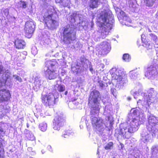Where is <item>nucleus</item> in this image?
I'll list each match as a JSON object with an SVG mask.
<instances>
[{
	"mask_svg": "<svg viewBox=\"0 0 158 158\" xmlns=\"http://www.w3.org/2000/svg\"><path fill=\"white\" fill-rule=\"evenodd\" d=\"M140 112L137 108H133L129 114L127 122L121 125L120 132L123 136L129 139L131 136V134L137 131L139 125L144 122V120L139 117Z\"/></svg>",
	"mask_w": 158,
	"mask_h": 158,
	"instance_id": "nucleus-1",
	"label": "nucleus"
},
{
	"mask_svg": "<svg viewBox=\"0 0 158 158\" xmlns=\"http://www.w3.org/2000/svg\"><path fill=\"white\" fill-rule=\"evenodd\" d=\"M57 17V12L54 7L48 5L47 8L42 11L39 19L40 22H44L48 29L52 30L56 28L58 25L56 21Z\"/></svg>",
	"mask_w": 158,
	"mask_h": 158,
	"instance_id": "nucleus-2",
	"label": "nucleus"
},
{
	"mask_svg": "<svg viewBox=\"0 0 158 158\" xmlns=\"http://www.w3.org/2000/svg\"><path fill=\"white\" fill-rule=\"evenodd\" d=\"M99 19L102 24L101 34L103 38H105L112 28L114 16L110 11L106 10L101 13Z\"/></svg>",
	"mask_w": 158,
	"mask_h": 158,
	"instance_id": "nucleus-3",
	"label": "nucleus"
},
{
	"mask_svg": "<svg viewBox=\"0 0 158 158\" xmlns=\"http://www.w3.org/2000/svg\"><path fill=\"white\" fill-rule=\"evenodd\" d=\"M101 99L100 94L98 91L94 90L91 92L88 99V105L91 109L90 114L95 113L96 115L98 114L101 107L99 103Z\"/></svg>",
	"mask_w": 158,
	"mask_h": 158,
	"instance_id": "nucleus-4",
	"label": "nucleus"
},
{
	"mask_svg": "<svg viewBox=\"0 0 158 158\" xmlns=\"http://www.w3.org/2000/svg\"><path fill=\"white\" fill-rule=\"evenodd\" d=\"M90 119L95 131L99 136L103 137L105 135L106 130V125L103 123V120L97 117L98 114L97 115L95 113L90 114Z\"/></svg>",
	"mask_w": 158,
	"mask_h": 158,
	"instance_id": "nucleus-5",
	"label": "nucleus"
},
{
	"mask_svg": "<svg viewBox=\"0 0 158 158\" xmlns=\"http://www.w3.org/2000/svg\"><path fill=\"white\" fill-rule=\"evenodd\" d=\"M57 66V64L55 61H47L46 66L44 68L46 77L50 80L57 78L59 75L58 72L56 70Z\"/></svg>",
	"mask_w": 158,
	"mask_h": 158,
	"instance_id": "nucleus-6",
	"label": "nucleus"
},
{
	"mask_svg": "<svg viewBox=\"0 0 158 158\" xmlns=\"http://www.w3.org/2000/svg\"><path fill=\"white\" fill-rule=\"evenodd\" d=\"M63 35V40L66 44L73 43L76 39L74 29L67 25L62 29Z\"/></svg>",
	"mask_w": 158,
	"mask_h": 158,
	"instance_id": "nucleus-7",
	"label": "nucleus"
},
{
	"mask_svg": "<svg viewBox=\"0 0 158 158\" xmlns=\"http://www.w3.org/2000/svg\"><path fill=\"white\" fill-rule=\"evenodd\" d=\"M42 102L46 106L52 107L57 101L58 97L52 93H50L46 94H42Z\"/></svg>",
	"mask_w": 158,
	"mask_h": 158,
	"instance_id": "nucleus-8",
	"label": "nucleus"
},
{
	"mask_svg": "<svg viewBox=\"0 0 158 158\" xmlns=\"http://www.w3.org/2000/svg\"><path fill=\"white\" fill-rule=\"evenodd\" d=\"M144 99L146 98L148 102V106L150 107L152 103L155 104L158 102V93L153 88L148 90V93H145Z\"/></svg>",
	"mask_w": 158,
	"mask_h": 158,
	"instance_id": "nucleus-9",
	"label": "nucleus"
},
{
	"mask_svg": "<svg viewBox=\"0 0 158 158\" xmlns=\"http://www.w3.org/2000/svg\"><path fill=\"white\" fill-rule=\"evenodd\" d=\"M158 74V66L151 65L148 67L144 73L145 77L148 79L153 80Z\"/></svg>",
	"mask_w": 158,
	"mask_h": 158,
	"instance_id": "nucleus-10",
	"label": "nucleus"
},
{
	"mask_svg": "<svg viewBox=\"0 0 158 158\" xmlns=\"http://www.w3.org/2000/svg\"><path fill=\"white\" fill-rule=\"evenodd\" d=\"M109 41V40L108 41H105L102 42L97 48V53L100 55L108 53L111 48Z\"/></svg>",
	"mask_w": 158,
	"mask_h": 158,
	"instance_id": "nucleus-11",
	"label": "nucleus"
},
{
	"mask_svg": "<svg viewBox=\"0 0 158 158\" xmlns=\"http://www.w3.org/2000/svg\"><path fill=\"white\" fill-rule=\"evenodd\" d=\"M148 124L147 126L148 130L155 131L154 129L158 127V117L152 114L148 115Z\"/></svg>",
	"mask_w": 158,
	"mask_h": 158,
	"instance_id": "nucleus-12",
	"label": "nucleus"
},
{
	"mask_svg": "<svg viewBox=\"0 0 158 158\" xmlns=\"http://www.w3.org/2000/svg\"><path fill=\"white\" fill-rule=\"evenodd\" d=\"M142 96H143V98L142 100L139 99L137 102V104L138 106V108H136L137 109L139 110L140 113H142V111H145L146 112H149V108L150 107L148 106V102L146 98H144L145 97V93L141 94Z\"/></svg>",
	"mask_w": 158,
	"mask_h": 158,
	"instance_id": "nucleus-13",
	"label": "nucleus"
},
{
	"mask_svg": "<svg viewBox=\"0 0 158 158\" xmlns=\"http://www.w3.org/2000/svg\"><path fill=\"white\" fill-rule=\"evenodd\" d=\"M65 122V120L63 115H57L54 118L53 128L55 130H59L60 127H62Z\"/></svg>",
	"mask_w": 158,
	"mask_h": 158,
	"instance_id": "nucleus-14",
	"label": "nucleus"
},
{
	"mask_svg": "<svg viewBox=\"0 0 158 158\" xmlns=\"http://www.w3.org/2000/svg\"><path fill=\"white\" fill-rule=\"evenodd\" d=\"M35 26L34 23L31 21H28L25 23V30L26 35L28 38L31 37L34 31Z\"/></svg>",
	"mask_w": 158,
	"mask_h": 158,
	"instance_id": "nucleus-15",
	"label": "nucleus"
},
{
	"mask_svg": "<svg viewBox=\"0 0 158 158\" xmlns=\"http://www.w3.org/2000/svg\"><path fill=\"white\" fill-rule=\"evenodd\" d=\"M147 131L146 130L143 131L141 134L142 141L144 143L148 142H152V138L154 137H152V134L153 133L152 132V131Z\"/></svg>",
	"mask_w": 158,
	"mask_h": 158,
	"instance_id": "nucleus-16",
	"label": "nucleus"
},
{
	"mask_svg": "<svg viewBox=\"0 0 158 158\" xmlns=\"http://www.w3.org/2000/svg\"><path fill=\"white\" fill-rule=\"evenodd\" d=\"M110 73H112L111 76L112 78L114 79H117L118 77L116 76L117 74H119V75L122 76V77L126 75L124 73L123 69L122 68H118L117 69L113 68L110 70Z\"/></svg>",
	"mask_w": 158,
	"mask_h": 158,
	"instance_id": "nucleus-17",
	"label": "nucleus"
},
{
	"mask_svg": "<svg viewBox=\"0 0 158 158\" xmlns=\"http://www.w3.org/2000/svg\"><path fill=\"white\" fill-rule=\"evenodd\" d=\"M10 94L8 90L2 89L0 90V102L7 101L10 99Z\"/></svg>",
	"mask_w": 158,
	"mask_h": 158,
	"instance_id": "nucleus-18",
	"label": "nucleus"
},
{
	"mask_svg": "<svg viewBox=\"0 0 158 158\" xmlns=\"http://www.w3.org/2000/svg\"><path fill=\"white\" fill-rule=\"evenodd\" d=\"M117 80L118 83L116 86H118L119 89L123 88L124 86L127 84L128 82L127 77L126 75L121 77V78H119Z\"/></svg>",
	"mask_w": 158,
	"mask_h": 158,
	"instance_id": "nucleus-19",
	"label": "nucleus"
},
{
	"mask_svg": "<svg viewBox=\"0 0 158 158\" xmlns=\"http://www.w3.org/2000/svg\"><path fill=\"white\" fill-rule=\"evenodd\" d=\"M43 82L41 80L40 77H36L34 79L33 88L36 91H37L41 86Z\"/></svg>",
	"mask_w": 158,
	"mask_h": 158,
	"instance_id": "nucleus-20",
	"label": "nucleus"
},
{
	"mask_svg": "<svg viewBox=\"0 0 158 158\" xmlns=\"http://www.w3.org/2000/svg\"><path fill=\"white\" fill-rule=\"evenodd\" d=\"M81 65L84 68L86 69L89 66V70L92 72L93 71V69L92 66L90 65V63L89 60H86L85 58H81Z\"/></svg>",
	"mask_w": 158,
	"mask_h": 158,
	"instance_id": "nucleus-21",
	"label": "nucleus"
},
{
	"mask_svg": "<svg viewBox=\"0 0 158 158\" xmlns=\"http://www.w3.org/2000/svg\"><path fill=\"white\" fill-rule=\"evenodd\" d=\"M119 13V14H118V17L119 16L120 19H122L123 20L126 21L127 22L131 23V20L123 11L121 10Z\"/></svg>",
	"mask_w": 158,
	"mask_h": 158,
	"instance_id": "nucleus-22",
	"label": "nucleus"
},
{
	"mask_svg": "<svg viewBox=\"0 0 158 158\" xmlns=\"http://www.w3.org/2000/svg\"><path fill=\"white\" fill-rule=\"evenodd\" d=\"M15 44L17 48L18 49L23 48L25 45V42L22 40L17 39L15 40Z\"/></svg>",
	"mask_w": 158,
	"mask_h": 158,
	"instance_id": "nucleus-23",
	"label": "nucleus"
},
{
	"mask_svg": "<svg viewBox=\"0 0 158 158\" xmlns=\"http://www.w3.org/2000/svg\"><path fill=\"white\" fill-rule=\"evenodd\" d=\"M57 3H59L64 7H68V8L71 4V0H55Z\"/></svg>",
	"mask_w": 158,
	"mask_h": 158,
	"instance_id": "nucleus-24",
	"label": "nucleus"
},
{
	"mask_svg": "<svg viewBox=\"0 0 158 158\" xmlns=\"http://www.w3.org/2000/svg\"><path fill=\"white\" fill-rule=\"evenodd\" d=\"M81 67L77 63H73L72 65L71 69L73 72L76 74L81 71Z\"/></svg>",
	"mask_w": 158,
	"mask_h": 158,
	"instance_id": "nucleus-25",
	"label": "nucleus"
},
{
	"mask_svg": "<svg viewBox=\"0 0 158 158\" xmlns=\"http://www.w3.org/2000/svg\"><path fill=\"white\" fill-rule=\"evenodd\" d=\"M79 14L74 13L71 15L69 18L70 22L72 23H74L77 20L80 19V17Z\"/></svg>",
	"mask_w": 158,
	"mask_h": 158,
	"instance_id": "nucleus-26",
	"label": "nucleus"
},
{
	"mask_svg": "<svg viewBox=\"0 0 158 158\" xmlns=\"http://www.w3.org/2000/svg\"><path fill=\"white\" fill-rule=\"evenodd\" d=\"M99 0H90L89 6L91 8H96L98 5Z\"/></svg>",
	"mask_w": 158,
	"mask_h": 158,
	"instance_id": "nucleus-27",
	"label": "nucleus"
},
{
	"mask_svg": "<svg viewBox=\"0 0 158 158\" xmlns=\"http://www.w3.org/2000/svg\"><path fill=\"white\" fill-rule=\"evenodd\" d=\"M47 127V124L44 122L42 123H40L39 125V128L40 129L43 131H45Z\"/></svg>",
	"mask_w": 158,
	"mask_h": 158,
	"instance_id": "nucleus-28",
	"label": "nucleus"
},
{
	"mask_svg": "<svg viewBox=\"0 0 158 158\" xmlns=\"http://www.w3.org/2000/svg\"><path fill=\"white\" fill-rule=\"evenodd\" d=\"M151 151L152 155H158V144L153 146Z\"/></svg>",
	"mask_w": 158,
	"mask_h": 158,
	"instance_id": "nucleus-29",
	"label": "nucleus"
},
{
	"mask_svg": "<svg viewBox=\"0 0 158 158\" xmlns=\"http://www.w3.org/2000/svg\"><path fill=\"white\" fill-rule=\"evenodd\" d=\"M149 38L154 42L155 44H158V39L157 36L155 34L151 33L149 34Z\"/></svg>",
	"mask_w": 158,
	"mask_h": 158,
	"instance_id": "nucleus-30",
	"label": "nucleus"
},
{
	"mask_svg": "<svg viewBox=\"0 0 158 158\" xmlns=\"http://www.w3.org/2000/svg\"><path fill=\"white\" fill-rule=\"evenodd\" d=\"M98 84L99 86V88L101 89H105V87L107 86V83H105L102 81H98Z\"/></svg>",
	"mask_w": 158,
	"mask_h": 158,
	"instance_id": "nucleus-31",
	"label": "nucleus"
},
{
	"mask_svg": "<svg viewBox=\"0 0 158 158\" xmlns=\"http://www.w3.org/2000/svg\"><path fill=\"white\" fill-rule=\"evenodd\" d=\"M55 86L57 88V90L60 92H63L65 89V87L64 85L57 84Z\"/></svg>",
	"mask_w": 158,
	"mask_h": 158,
	"instance_id": "nucleus-32",
	"label": "nucleus"
},
{
	"mask_svg": "<svg viewBox=\"0 0 158 158\" xmlns=\"http://www.w3.org/2000/svg\"><path fill=\"white\" fill-rule=\"evenodd\" d=\"M129 74L131 79H135L137 78L138 73L134 71H131L129 72Z\"/></svg>",
	"mask_w": 158,
	"mask_h": 158,
	"instance_id": "nucleus-33",
	"label": "nucleus"
},
{
	"mask_svg": "<svg viewBox=\"0 0 158 158\" xmlns=\"http://www.w3.org/2000/svg\"><path fill=\"white\" fill-rule=\"evenodd\" d=\"M156 0H144L146 5L148 6H152L154 4Z\"/></svg>",
	"mask_w": 158,
	"mask_h": 158,
	"instance_id": "nucleus-34",
	"label": "nucleus"
},
{
	"mask_svg": "<svg viewBox=\"0 0 158 158\" xmlns=\"http://www.w3.org/2000/svg\"><path fill=\"white\" fill-rule=\"evenodd\" d=\"M4 151L3 146L1 141H0V158H3Z\"/></svg>",
	"mask_w": 158,
	"mask_h": 158,
	"instance_id": "nucleus-35",
	"label": "nucleus"
},
{
	"mask_svg": "<svg viewBox=\"0 0 158 158\" xmlns=\"http://www.w3.org/2000/svg\"><path fill=\"white\" fill-rule=\"evenodd\" d=\"M5 127V124L2 123H0V134L1 135L4 134L6 131L4 129Z\"/></svg>",
	"mask_w": 158,
	"mask_h": 158,
	"instance_id": "nucleus-36",
	"label": "nucleus"
},
{
	"mask_svg": "<svg viewBox=\"0 0 158 158\" xmlns=\"http://www.w3.org/2000/svg\"><path fill=\"white\" fill-rule=\"evenodd\" d=\"M113 143L110 142L104 146V148L106 150L111 149L113 148Z\"/></svg>",
	"mask_w": 158,
	"mask_h": 158,
	"instance_id": "nucleus-37",
	"label": "nucleus"
},
{
	"mask_svg": "<svg viewBox=\"0 0 158 158\" xmlns=\"http://www.w3.org/2000/svg\"><path fill=\"white\" fill-rule=\"evenodd\" d=\"M102 102L103 103V104L105 105V108L104 109V114L106 115L108 114H106V112H107L108 113H110V110H109V111H108V106H107L106 105V100L104 99H103L102 100Z\"/></svg>",
	"mask_w": 158,
	"mask_h": 158,
	"instance_id": "nucleus-38",
	"label": "nucleus"
},
{
	"mask_svg": "<svg viewBox=\"0 0 158 158\" xmlns=\"http://www.w3.org/2000/svg\"><path fill=\"white\" fill-rule=\"evenodd\" d=\"M123 60L126 62H128L131 60V57L128 54H125L123 55Z\"/></svg>",
	"mask_w": 158,
	"mask_h": 158,
	"instance_id": "nucleus-39",
	"label": "nucleus"
},
{
	"mask_svg": "<svg viewBox=\"0 0 158 158\" xmlns=\"http://www.w3.org/2000/svg\"><path fill=\"white\" fill-rule=\"evenodd\" d=\"M18 4L20 7L23 8H25L27 7V3L26 2L21 1Z\"/></svg>",
	"mask_w": 158,
	"mask_h": 158,
	"instance_id": "nucleus-40",
	"label": "nucleus"
},
{
	"mask_svg": "<svg viewBox=\"0 0 158 158\" xmlns=\"http://www.w3.org/2000/svg\"><path fill=\"white\" fill-rule=\"evenodd\" d=\"M26 137L29 140H34L35 138L33 135L32 134H27Z\"/></svg>",
	"mask_w": 158,
	"mask_h": 158,
	"instance_id": "nucleus-41",
	"label": "nucleus"
},
{
	"mask_svg": "<svg viewBox=\"0 0 158 158\" xmlns=\"http://www.w3.org/2000/svg\"><path fill=\"white\" fill-rule=\"evenodd\" d=\"M131 93L133 95L134 98L135 99L137 98H138V96L140 95V92L139 91H136L135 92L133 91H131Z\"/></svg>",
	"mask_w": 158,
	"mask_h": 158,
	"instance_id": "nucleus-42",
	"label": "nucleus"
},
{
	"mask_svg": "<svg viewBox=\"0 0 158 158\" xmlns=\"http://www.w3.org/2000/svg\"><path fill=\"white\" fill-rule=\"evenodd\" d=\"M31 52L32 54L34 55H35L37 54L38 51L36 47L33 46L32 47L31 50Z\"/></svg>",
	"mask_w": 158,
	"mask_h": 158,
	"instance_id": "nucleus-43",
	"label": "nucleus"
},
{
	"mask_svg": "<svg viewBox=\"0 0 158 158\" xmlns=\"http://www.w3.org/2000/svg\"><path fill=\"white\" fill-rule=\"evenodd\" d=\"M155 131H152V132L153 133L152 135V137H155L157 135V138H158V128H156L155 129H154Z\"/></svg>",
	"mask_w": 158,
	"mask_h": 158,
	"instance_id": "nucleus-44",
	"label": "nucleus"
},
{
	"mask_svg": "<svg viewBox=\"0 0 158 158\" xmlns=\"http://www.w3.org/2000/svg\"><path fill=\"white\" fill-rule=\"evenodd\" d=\"M9 14V10L7 9H5L2 12V14L3 15V14L5 16L7 17L8 15Z\"/></svg>",
	"mask_w": 158,
	"mask_h": 158,
	"instance_id": "nucleus-45",
	"label": "nucleus"
},
{
	"mask_svg": "<svg viewBox=\"0 0 158 158\" xmlns=\"http://www.w3.org/2000/svg\"><path fill=\"white\" fill-rule=\"evenodd\" d=\"M111 93L113 94L114 96H116V90L115 88H112L110 90Z\"/></svg>",
	"mask_w": 158,
	"mask_h": 158,
	"instance_id": "nucleus-46",
	"label": "nucleus"
},
{
	"mask_svg": "<svg viewBox=\"0 0 158 158\" xmlns=\"http://www.w3.org/2000/svg\"><path fill=\"white\" fill-rule=\"evenodd\" d=\"M13 77L16 79V80L20 82H21L22 81V79L19 76L16 75H14Z\"/></svg>",
	"mask_w": 158,
	"mask_h": 158,
	"instance_id": "nucleus-47",
	"label": "nucleus"
},
{
	"mask_svg": "<svg viewBox=\"0 0 158 158\" xmlns=\"http://www.w3.org/2000/svg\"><path fill=\"white\" fill-rule=\"evenodd\" d=\"M69 135L65 131L63 133L62 135L61 136L64 138H68Z\"/></svg>",
	"mask_w": 158,
	"mask_h": 158,
	"instance_id": "nucleus-48",
	"label": "nucleus"
},
{
	"mask_svg": "<svg viewBox=\"0 0 158 158\" xmlns=\"http://www.w3.org/2000/svg\"><path fill=\"white\" fill-rule=\"evenodd\" d=\"M73 48H80L81 46V44H80V43L78 42H77L76 44L72 45Z\"/></svg>",
	"mask_w": 158,
	"mask_h": 158,
	"instance_id": "nucleus-49",
	"label": "nucleus"
},
{
	"mask_svg": "<svg viewBox=\"0 0 158 158\" xmlns=\"http://www.w3.org/2000/svg\"><path fill=\"white\" fill-rule=\"evenodd\" d=\"M69 136L70 135H73V131L72 130H68L65 131Z\"/></svg>",
	"mask_w": 158,
	"mask_h": 158,
	"instance_id": "nucleus-50",
	"label": "nucleus"
},
{
	"mask_svg": "<svg viewBox=\"0 0 158 158\" xmlns=\"http://www.w3.org/2000/svg\"><path fill=\"white\" fill-rule=\"evenodd\" d=\"M151 158H158V155H152Z\"/></svg>",
	"mask_w": 158,
	"mask_h": 158,
	"instance_id": "nucleus-51",
	"label": "nucleus"
},
{
	"mask_svg": "<svg viewBox=\"0 0 158 158\" xmlns=\"http://www.w3.org/2000/svg\"><path fill=\"white\" fill-rule=\"evenodd\" d=\"M145 36V35H141V40L142 41L144 42L145 41V39L143 38V37Z\"/></svg>",
	"mask_w": 158,
	"mask_h": 158,
	"instance_id": "nucleus-52",
	"label": "nucleus"
},
{
	"mask_svg": "<svg viewBox=\"0 0 158 158\" xmlns=\"http://www.w3.org/2000/svg\"><path fill=\"white\" fill-rule=\"evenodd\" d=\"M47 148L50 151H51V152L52 151V150H51V149L52 148V147L50 145H48L47 147Z\"/></svg>",
	"mask_w": 158,
	"mask_h": 158,
	"instance_id": "nucleus-53",
	"label": "nucleus"
},
{
	"mask_svg": "<svg viewBox=\"0 0 158 158\" xmlns=\"http://www.w3.org/2000/svg\"><path fill=\"white\" fill-rule=\"evenodd\" d=\"M120 147H119V148H121V149H123V148L124 146V145L123 144L120 143Z\"/></svg>",
	"mask_w": 158,
	"mask_h": 158,
	"instance_id": "nucleus-54",
	"label": "nucleus"
},
{
	"mask_svg": "<svg viewBox=\"0 0 158 158\" xmlns=\"http://www.w3.org/2000/svg\"><path fill=\"white\" fill-rule=\"evenodd\" d=\"M116 75V76H117V77H118L117 79H116V80L118 79L119 78H119H121L122 76H120V75H119V74H117Z\"/></svg>",
	"mask_w": 158,
	"mask_h": 158,
	"instance_id": "nucleus-55",
	"label": "nucleus"
},
{
	"mask_svg": "<svg viewBox=\"0 0 158 158\" xmlns=\"http://www.w3.org/2000/svg\"><path fill=\"white\" fill-rule=\"evenodd\" d=\"M27 150L29 152H31L32 151V148L31 147H29L28 148Z\"/></svg>",
	"mask_w": 158,
	"mask_h": 158,
	"instance_id": "nucleus-56",
	"label": "nucleus"
},
{
	"mask_svg": "<svg viewBox=\"0 0 158 158\" xmlns=\"http://www.w3.org/2000/svg\"><path fill=\"white\" fill-rule=\"evenodd\" d=\"M91 27L92 28L94 25V23L92 21L91 22Z\"/></svg>",
	"mask_w": 158,
	"mask_h": 158,
	"instance_id": "nucleus-57",
	"label": "nucleus"
},
{
	"mask_svg": "<svg viewBox=\"0 0 158 158\" xmlns=\"http://www.w3.org/2000/svg\"><path fill=\"white\" fill-rule=\"evenodd\" d=\"M127 99L129 101L131 100V98L130 97H128L127 98Z\"/></svg>",
	"mask_w": 158,
	"mask_h": 158,
	"instance_id": "nucleus-58",
	"label": "nucleus"
},
{
	"mask_svg": "<svg viewBox=\"0 0 158 158\" xmlns=\"http://www.w3.org/2000/svg\"><path fill=\"white\" fill-rule=\"evenodd\" d=\"M76 100V99H74V100H73V99L72 98V102H70V104H71L72 103H73V101H75Z\"/></svg>",
	"mask_w": 158,
	"mask_h": 158,
	"instance_id": "nucleus-59",
	"label": "nucleus"
},
{
	"mask_svg": "<svg viewBox=\"0 0 158 158\" xmlns=\"http://www.w3.org/2000/svg\"><path fill=\"white\" fill-rule=\"evenodd\" d=\"M23 54H24L25 55H26L27 54V53L26 52H23Z\"/></svg>",
	"mask_w": 158,
	"mask_h": 158,
	"instance_id": "nucleus-60",
	"label": "nucleus"
},
{
	"mask_svg": "<svg viewBox=\"0 0 158 158\" xmlns=\"http://www.w3.org/2000/svg\"><path fill=\"white\" fill-rule=\"evenodd\" d=\"M68 94V91H65L64 93V94L65 95H66Z\"/></svg>",
	"mask_w": 158,
	"mask_h": 158,
	"instance_id": "nucleus-61",
	"label": "nucleus"
},
{
	"mask_svg": "<svg viewBox=\"0 0 158 158\" xmlns=\"http://www.w3.org/2000/svg\"><path fill=\"white\" fill-rule=\"evenodd\" d=\"M148 31L149 32H151V31L149 28H148Z\"/></svg>",
	"mask_w": 158,
	"mask_h": 158,
	"instance_id": "nucleus-62",
	"label": "nucleus"
},
{
	"mask_svg": "<svg viewBox=\"0 0 158 158\" xmlns=\"http://www.w3.org/2000/svg\"><path fill=\"white\" fill-rule=\"evenodd\" d=\"M27 127H28L29 126V124L28 123H27Z\"/></svg>",
	"mask_w": 158,
	"mask_h": 158,
	"instance_id": "nucleus-63",
	"label": "nucleus"
},
{
	"mask_svg": "<svg viewBox=\"0 0 158 158\" xmlns=\"http://www.w3.org/2000/svg\"><path fill=\"white\" fill-rule=\"evenodd\" d=\"M41 152L42 153H44L43 152H44V151H43V150H42Z\"/></svg>",
	"mask_w": 158,
	"mask_h": 158,
	"instance_id": "nucleus-64",
	"label": "nucleus"
}]
</instances>
